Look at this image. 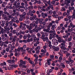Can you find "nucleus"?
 <instances>
[{"instance_id":"5701e85b","label":"nucleus","mask_w":75,"mask_h":75,"mask_svg":"<svg viewBox=\"0 0 75 75\" xmlns=\"http://www.w3.org/2000/svg\"><path fill=\"white\" fill-rule=\"evenodd\" d=\"M56 26V25H52L51 28V29L52 30H55V28H56V27H55Z\"/></svg>"},{"instance_id":"aec40b11","label":"nucleus","mask_w":75,"mask_h":75,"mask_svg":"<svg viewBox=\"0 0 75 75\" xmlns=\"http://www.w3.org/2000/svg\"><path fill=\"white\" fill-rule=\"evenodd\" d=\"M47 47H48L47 46L45 45L43 46V48L44 49V52H47V50H46V48H47Z\"/></svg>"},{"instance_id":"13d9d810","label":"nucleus","mask_w":75,"mask_h":75,"mask_svg":"<svg viewBox=\"0 0 75 75\" xmlns=\"http://www.w3.org/2000/svg\"><path fill=\"white\" fill-rule=\"evenodd\" d=\"M52 71H53V70L52 69H50L49 71V72L47 74H50V72H52Z\"/></svg>"},{"instance_id":"39448f33","label":"nucleus","mask_w":75,"mask_h":75,"mask_svg":"<svg viewBox=\"0 0 75 75\" xmlns=\"http://www.w3.org/2000/svg\"><path fill=\"white\" fill-rule=\"evenodd\" d=\"M58 41L60 43L61 42H63L62 43L64 44H65L66 43L65 41H64L63 39H61V37H59L58 38Z\"/></svg>"},{"instance_id":"9d476101","label":"nucleus","mask_w":75,"mask_h":75,"mask_svg":"<svg viewBox=\"0 0 75 75\" xmlns=\"http://www.w3.org/2000/svg\"><path fill=\"white\" fill-rule=\"evenodd\" d=\"M70 11H69V10H67V12H64L63 14V15L64 16H69L70 15Z\"/></svg>"},{"instance_id":"a18cd8bd","label":"nucleus","mask_w":75,"mask_h":75,"mask_svg":"<svg viewBox=\"0 0 75 75\" xmlns=\"http://www.w3.org/2000/svg\"><path fill=\"white\" fill-rule=\"evenodd\" d=\"M41 20V19L37 18L35 19V20L39 22Z\"/></svg>"},{"instance_id":"79ce46f5","label":"nucleus","mask_w":75,"mask_h":75,"mask_svg":"<svg viewBox=\"0 0 75 75\" xmlns=\"http://www.w3.org/2000/svg\"><path fill=\"white\" fill-rule=\"evenodd\" d=\"M50 8H51L52 10H54V7H53V5H51L50 6Z\"/></svg>"},{"instance_id":"774afa93","label":"nucleus","mask_w":75,"mask_h":75,"mask_svg":"<svg viewBox=\"0 0 75 75\" xmlns=\"http://www.w3.org/2000/svg\"><path fill=\"white\" fill-rule=\"evenodd\" d=\"M69 60L70 61V62H71V63H73V62H74V60H71V59H69Z\"/></svg>"},{"instance_id":"72a5a7b5","label":"nucleus","mask_w":75,"mask_h":75,"mask_svg":"<svg viewBox=\"0 0 75 75\" xmlns=\"http://www.w3.org/2000/svg\"><path fill=\"white\" fill-rule=\"evenodd\" d=\"M2 41H5L6 40H7V39L6 37H2V38H1Z\"/></svg>"},{"instance_id":"37998d69","label":"nucleus","mask_w":75,"mask_h":75,"mask_svg":"<svg viewBox=\"0 0 75 75\" xmlns=\"http://www.w3.org/2000/svg\"><path fill=\"white\" fill-rule=\"evenodd\" d=\"M21 17L22 18H25V16L23 15H21Z\"/></svg>"},{"instance_id":"4c0bfd02","label":"nucleus","mask_w":75,"mask_h":75,"mask_svg":"<svg viewBox=\"0 0 75 75\" xmlns=\"http://www.w3.org/2000/svg\"><path fill=\"white\" fill-rule=\"evenodd\" d=\"M29 63L31 65H33L34 64V62L31 60H30L29 62Z\"/></svg>"},{"instance_id":"b1692460","label":"nucleus","mask_w":75,"mask_h":75,"mask_svg":"<svg viewBox=\"0 0 75 75\" xmlns=\"http://www.w3.org/2000/svg\"><path fill=\"white\" fill-rule=\"evenodd\" d=\"M53 13V12H52V10L50 11L47 12V14H49V15H51V14H52Z\"/></svg>"},{"instance_id":"603ef678","label":"nucleus","mask_w":75,"mask_h":75,"mask_svg":"<svg viewBox=\"0 0 75 75\" xmlns=\"http://www.w3.org/2000/svg\"><path fill=\"white\" fill-rule=\"evenodd\" d=\"M54 17V18H58V16L57 15H55Z\"/></svg>"},{"instance_id":"f704fd0d","label":"nucleus","mask_w":75,"mask_h":75,"mask_svg":"<svg viewBox=\"0 0 75 75\" xmlns=\"http://www.w3.org/2000/svg\"><path fill=\"white\" fill-rule=\"evenodd\" d=\"M8 20H10V18H12V15H9L8 16Z\"/></svg>"},{"instance_id":"f3484780","label":"nucleus","mask_w":75,"mask_h":75,"mask_svg":"<svg viewBox=\"0 0 75 75\" xmlns=\"http://www.w3.org/2000/svg\"><path fill=\"white\" fill-rule=\"evenodd\" d=\"M10 32H11V33H12V34H16L17 32V31L16 30H10Z\"/></svg>"},{"instance_id":"c9c22d12","label":"nucleus","mask_w":75,"mask_h":75,"mask_svg":"<svg viewBox=\"0 0 75 75\" xmlns=\"http://www.w3.org/2000/svg\"><path fill=\"white\" fill-rule=\"evenodd\" d=\"M18 49L21 50V51H23V47H21L20 46H19L18 47Z\"/></svg>"},{"instance_id":"0eeeda50","label":"nucleus","mask_w":75,"mask_h":75,"mask_svg":"<svg viewBox=\"0 0 75 75\" xmlns=\"http://www.w3.org/2000/svg\"><path fill=\"white\" fill-rule=\"evenodd\" d=\"M8 23L9 24V25H10V26H13H13H14V27H15V28H16V27H17V25H16V23H13V22H12V21H10L9 22H8Z\"/></svg>"},{"instance_id":"e433bc0d","label":"nucleus","mask_w":75,"mask_h":75,"mask_svg":"<svg viewBox=\"0 0 75 75\" xmlns=\"http://www.w3.org/2000/svg\"><path fill=\"white\" fill-rule=\"evenodd\" d=\"M6 8H9V9H12V6H6Z\"/></svg>"},{"instance_id":"423d86ee","label":"nucleus","mask_w":75,"mask_h":75,"mask_svg":"<svg viewBox=\"0 0 75 75\" xmlns=\"http://www.w3.org/2000/svg\"><path fill=\"white\" fill-rule=\"evenodd\" d=\"M40 38L41 39H42L43 41H46V42H49V43L51 42V41H50V40L48 39V38L47 37H45V38H42L41 37Z\"/></svg>"},{"instance_id":"1a4fd4ad","label":"nucleus","mask_w":75,"mask_h":75,"mask_svg":"<svg viewBox=\"0 0 75 75\" xmlns=\"http://www.w3.org/2000/svg\"><path fill=\"white\" fill-rule=\"evenodd\" d=\"M35 25V23H31L30 24V28H29V30H31L33 28H34Z\"/></svg>"},{"instance_id":"c03bdc74","label":"nucleus","mask_w":75,"mask_h":75,"mask_svg":"<svg viewBox=\"0 0 75 75\" xmlns=\"http://www.w3.org/2000/svg\"><path fill=\"white\" fill-rule=\"evenodd\" d=\"M37 35L38 36V38H40V36H41V34L39 33H38L37 34Z\"/></svg>"},{"instance_id":"f257e3e1","label":"nucleus","mask_w":75,"mask_h":75,"mask_svg":"<svg viewBox=\"0 0 75 75\" xmlns=\"http://www.w3.org/2000/svg\"><path fill=\"white\" fill-rule=\"evenodd\" d=\"M12 36H13V33L11 32V33L9 34V36L10 37L9 38V40L10 41H12L11 42H16V40L17 36L15 35L13 37Z\"/></svg>"},{"instance_id":"9b49d317","label":"nucleus","mask_w":75,"mask_h":75,"mask_svg":"<svg viewBox=\"0 0 75 75\" xmlns=\"http://www.w3.org/2000/svg\"><path fill=\"white\" fill-rule=\"evenodd\" d=\"M41 16L43 17V18H45V17H47L48 16V14L46 13H41Z\"/></svg>"},{"instance_id":"58836bf2","label":"nucleus","mask_w":75,"mask_h":75,"mask_svg":"<svg viewBox=\"0 0 75 75\" xmlns=\"http://www.w3.org/2000/svg\"><path fill=\"white\" fill-rule=\"evenodd\" d=\"M31 38H34L35 37V34H32L31 35Z\"/></svg>"},{"instance_id":"7ed1b4c3","label":"nucleus","mask_w":75,"mask_h":75,"mask_svg":"<svg viewBox=\"0 0 75 75\" xmlns=\"http://www.w3.org/2000/svg\"><path fill=\"white\" fill-rule=\"evenodd\" d=\"M52 44L53 45H57V44H58V40H57L55 39H53L52 40Z\"/></svg>"},{"instance_id":"052dcab7","label":"nucleus","mask_w":75,"mask_h":75,"mask_svg":"<svg viewBox=\"0 0 75 75\" xmlns=\"http://www.w3.org/2000/svg\"><path fill=\"white\" fill-rule=\"evenodd\" d=\"M4 20H5L6 21L7 20V21H8V18H7V17L5 16L4 17Z\"/></svg>"},{"instance_id":"4d7b16f0","label":"nucleus","mask_w":75,"mask_h":75,"mask_svg":"<svg viewBox=\"0 0 75 75\" xmlns=\"http://www.w3.org/2000/svg\"><path fill=\"white\" fill-rule=\"evenodd\" d=\"M30 20L31 21H33V20H34V19L33 18V17H30Z\"/></svg>"},{"instance_id":"5fc2aeb1","label":"nucleus","mask_w":75,"mask_h":75,"mask_svg":"<svg viewBox=\"0 0 75 75\" xmlns=\"http://www.w3.org/2000/svg\"><path fill=\"white\" fill-rule=\"evenodd\" d=\"M16 35L17 36H19V35H20V33H18V32H16Z\"/></svg>"},{"instance_id":"ddd939ff","label":"nucleus","mask_w":75,"mask_h":75,"mask_svg":"<svg viewBox=\"0 0 75 75\" xmlns=\"http://www.w3.org/2000/svg\"><path fill=\"white\" fill-rule=\"evenodd\" d=\"M9 48L11 47V50H13L14 48H15V46H13L12 47V45L11 44H9L8 45Z\"/></svg>"},{"instance_id":"2f4dec72","label":"nucleus","mask_w":75,"mask_h":75,"mask_svg":"<svg viewBox=\"0 0 75 75\" xmlns=\"http://www.w3.org/2000/svg\"><path fill=\"white\" fill-rule=\"evenodd\" d=\"M4 29L3 28H2L1 29V31L0 32V35L1 34H3L4 33Z\"/></svg>"},{"instance_id":"0e129e2a","label":"nucleus","mask_w":75,"mask_h":75,"mask_svg":"<svg viewBox=\"0 0 75 75\" xmlns=\"http://www.w3.org/2000/svg\"><path fill=\"white\" fill-rule=\"evenodd\" d=\"M40 52V50H36V54H38Z\"/></svg>"},{"instance_id":"a19ab883","label":"nucleus","mask_w":75,"mask_h":75,"mask_svg":"<svg viewBox=\"0 0 75 75\" xmlns=\"http://www.w3.org/2000/svg\"><path fill=\"white\" fill-rule=\"evenodd\" d=\"M49 45V47H50V48H51L52 47V45H51V42H50L48 43Z\"/></svg>"},{"instance_id":"c756f323","label":"nucleus","mask_w":75,"mask_h":75,"mask_svg":"<svg viewBox=\"0 0 75 75\" xmlns=\"http://www.w3.org/2000/svg\"><path fill=\"white\" fill-rule=\"evenodd\" d=\"M72 36H70V38L68 39V41H71L72 40Z\"/></svg>"},{"instance_id":"6e6d98bb","label":"nucleus","mask_w":75,"mask_h":75,"mask_svg":"<svg viewBox=\"0 0 75 75\" xmlns=\"http://www.w3.org/2000/svg\"><path fill=\"white\" fill-rule=\"evenodd\" d=\"M35 28H34L33 29V30H35V29H37V28H38V25H35Z\"/></svg>"},{"instance_id":"f8f14e48","label":"nucleus","mask_w":75,"mask_h":75,"mask_svg":"<svg viewBox=\"0 0 75 75\" xmlns=\"http://www.w3.org/2000/svg\"><path fill=\"white\" fill-rule=\"evenodd\" d=\"M66 18H69V21L68 22H67V24H69V23H70V22H71V15L70 16H66Z\"/></svg>"},{"instance_id":"bf43d9fd","label":"nucleus","mask_w":75,"mask_h":75,"mask_svg":"<svg viewBox=\"0 0 75 75\" xmlns=\"http://www.w3.org/2000/svg\"><path fill=\"white\" fill-rule=\"evenodd\" d=\"M17 1H15V3L13 4V6H16L17 5Z\"/></svg>"},{"instance_id":"393cba45","label":"nucleus","mask_w":75,"mask_h":75,"mask_svg":"<svg viewBox=\"0 0 75 75\" xmlns=\"http://www.w3.org/2000/svg\"><path fill=\"white\" fill-rule=\"evenodd\" d=\"M21 4V8H24V5L25 4H24V3H22Z\"/></svg>"},{"instance_id":"ea45409f","label":"nucleus","mask_w":75,"mask_h":75,"mask_svg":"<svg viewBox=\"0 0 75 75\" xmlns=\"http://www.w3.org/2000/svg\"><path fill=\"white\" fill-rule=\"evenodd\" d=\"M33 32H35V31L36 33H38V29H33Z\"/></svg>"},{"instance_id":"2eb2a0df","label":"nucleus","mask_w":75,"mask_h":75,"mask_svg":"<svg viewBox=\"0 0 75 75\" xmlns=\"http://www.w3.org/2000/svg\"><path fill=\"white\" fill-rule=\"evenodd\" d=\"M8 68V70H11L13 68V65H9L7 67Z\"/></svg>"},{"instance_id":"7c9ffc66","label":"nucleus","mask_w":75,"mask_h":75,"mask_svg":"<svg viewBox=\"0 0 75 75\" xmlns=\"http://www.w3.org/2000/svg\"><path fill=\"white\" fill-rule=\"evenodd\" d=\"M65 8L64 7H62L61 8V11H65Z\"/></svg>"},{"instance_id":"09e8293b","label":"nucleus","mask_w":75,"mask_h":75,"mask_svg":"<svg viewBox=\"0 0 75 75\" xmlns=\"http://www.w3.org/2000/svg\"><path fill=\"white\" fill-rule=\"evenodd\" d=\"M32 18H33L34 19V20H35V19H36L37 18V16H36V15H34L32 17Z\"/></svg>"},{"instance_id":"dca6fc26","label":"nucleus","mask_w":75,"mask_h":75,"mask_svg":"<svg viewBox=\"0 0 75 75\" xmlns=\"http://www.w3.org/2000/svg\"><path fill=\"white\" fill-rule=\"evenodd\" d=\"M42 28H44V25H42L41 27H38L37 28V29L38 31H40L41 29H42Z\"/></svg>"},{"instance_id":"20e7f679","label":"nucleus","mask_w":75,"mask_h":75,"mask_svg":"<svg viewBox=\"0 0 75 75\" xmlns=\"http://www.w3.org/2000/svg\"><path fill=\"white\" fill-rule=\"evenodd\" d=\"M55 35H56V33L55 32L52 34H50L49 35V39L50 40H52V38H55Z\"/></svg>"},{"instance_id":"c85d7f7f","label":"nucleus","mask_w":75,"mask_h":75,"mask_svg":"<svg viewBox=\"0 0 75 75\" xmlns=\"http://www.w3.org/2000/svg\"><path fill=\"white\" fill-rule=\"evenodd\" d=\"M33 39L32 38H31L30 39V38H28V42H30V41H33Z\"/></svg>"},{"instance_id":"4468645a","label":"nucleus","mask_w":75,"mask_h":75,"mask_svg":"<svg viewBox=\"0 0 75 75\" xmlns=\"http://www.w3.org/2000/svg\"><path fill=\"white\" fill-rule=\"evenodd\" d=\"M10 29L9 28H7L6 29L4 30L5 31H6V33L7 34H8L9 33H10Z\"/></svg>"},{"instance_id":"864d4df0","label":"nucleus","mask_w":75,"mask_h":75,"mask_svg":"<svg viewBox=\"0 0 75 75\" xmlns=\"http://www.w3.org/2000/svg\"><path fill=\"white\" fill-rule=\"evenodd\" d=\"M27 37H28V38H30L31 36V35H30L29 34H28V35H27Z\"/></svg>"},{"instance_id":"69168bd1","label":"nucleus","mask_w":75,"mask_h":75,"mask_svg":"<svg viewBox=\"0 0 75 75\" xmlns=\"http://www.w3.org/2000/svg\"><path fill=\"white\" fill-rule=\"evenodd\" d=\"M7 61L9 64H11V60H8Z\"/></svg>"},{"instance_id":"8fccbe9b","label":"nucleus","mask_w":75,"mask_h":75,"mask_svg":"<svg viewBox=\"0 0 75 75\" xmlns=\"http://www.w3.org/2000/svg\"><path fill=\"white\" fill-rule=\"evenodd\" d=\"M8 24H9V23H8V21H6V23L5 24L6 26H8Z\"/></svg>"},{"instance_id":"473e14b6","label":"nucleus","mask_w":75,"mask_h":75,"mask_svg":"<svg viewBox=\"0 0 75 75\" xmlns=\"http://www.w3.org/2000/svg\"><path fill=\"white\" fill-rule=\"evenodd\" d=\"M55 32V30H50L49 31V33H50V34L51 33L52 34V33H54Z\"/></svg>"},{"instance_id":"6e6552de","label":"nucleus","mask_w":75,"mask_h":75,"mask_svg":"<svg viewBox=\"0 0 75 75\" xmlns=\"http://www.w3.org/2000/svg\"><path fill=\"white\" fill-rule=\"evenodd\" d=\"M50 27H51V26H48L47 27V29L44 28L43 30V31L49 33L50 32Z\"/></svg>"},{"instance_id":"cd10ccee","label":"nucleus","mask_w":75,"mask_h":75,"mask_svg":"<svg viewBox=\"0 0 75 75\" xmlns=\"http://www.w3.org/2000/svg\"><path fill=\"white\" fill-rule=\"evenodd\" d=\"M4 14H6L7 16H9L10 13L7 12V11H5L4 12Z\"/></svg>"},{"instance_id":"a878e982","label":"nucleus","mask_w":75,"mask_h":75,"mask_svg":"<svg viewBox=\"0 0 75 75\" xmlns=\"http://www.w3.org/2000/svg\"><path fill=\"white\" fill-rule=\"evenodd\" d=\"M72 18V20H73V19H75V14L74 13H73V15L71 16Z\"/></svg>"},{"instance_id":"4be33fe9","label":"nucleus","mask_w":75,"mask_h":75,"mask_svg":"<svg viewBox=\"0 0 75 75\" xmlns=\"http://www.w3.org/2000/svg\"><path fill=\"white\" fill-rule=\"evenodd\" d=\"M61 45L62 46L61 47V49H64V47H65V45L63 43H61Z\"/></svg>"},{"instance_id":"bb28decb","label":"nucleus","mask_w":75,"mask_h":75,"mask_svg":"<svg viewBox=\"0 0 75 75\" xmlns=\"http://www.w3.org/2000/svg\"><path fill=\"white\" fill-rule=\"evenodd\" d=\"M59 48L57 47H56L54 50V51H59Z\"/></svg>"},{"instance_id":"412c9836","label":"nucleus","mask_w":75,"mask_h":75,"mask_svg":"<svg viewBox=\"0 0 75 75\" xmlns=\"http://www.w3.org/2000/svg\"><path fill=\"white\" fill-rule=\"evenodd\" d=\"M62 57H60L59 58V59L58 60V61L59 62H61L62 61Z\"/></svg>"},{"instance_id":"e2e57ef3","label":"nucleus","mask_w":75,"mask_h":75,"mask_svg":"<svg viewBox=\"0 0 75 75\" xmlns=\"http://www.w3.org/2000/svg\"><path fill=\"white\" fill-rule=\"evenodd\" d=\"M43 1L44 3V4H46V3H47V1L46 0H43Z\"/></svg>"},{"instance_id":"338daca9","label":"nucleus","mask_w":75,"mask_h":75,"mask_svg":"<svg viewBox=\"0 0 75 75\" xmlns=\"http://www.w3.org/2000/svg\"><path fill=\"white\" fill-rule=\"evenodd\" d=\"M47 3L48 4H49V5H51V4L50 3V1H47Z\"/></svg>"},{"instance_id":"de8ad7c7","label":"nucleus","mask_w":75,"mask_h":75,"mask_svg":"<svg viewBox=\"0 0 75 75\" xmlns=\"http://www.w3.org/2000/svg\"><path fill=\"white\" fill-rule=\"evenodd\" d=\"M72 10L71 9V7H69V11L70 12H72Z\"/></svg>"},{"instance_id":"f03ea898","label":"nucleus","mask_w":75,"mask_h":75,"mask_svg":"<svg viewBox=\"0 0 75 75\" xmlns=\"http://www.w3.org/2000/svg\"><path fill=\"white\" fill-rule=\"evenodd\" d=\"M20 64L19 65L20 67H22V68H27V66L25 65L26 64V62L25 61L20 60Z\"/></svg>"},{"instance_id":"49530a36","label":"nucleus","mask_w":75,"mask_h":75,"mask_svg":"<svg viewBox=\"0 0 75 75\" xmlns=\"http://www.w3.org/2000/svg\"><path fill=\"white\" fill-rule=\"evenodd\" d=\"M22 30L23 31L25 30H26V28L25 27V26H23L22 27Z\"/></svg>"},{"instance_id":"3c124183","label":"nucleus","mask_w":75,"mask_h":75,"mask_svg":"<svg viewBox=\"0 0 75 75\" xmlns=\"http://www.w3.org/2000/svg\"><path fill=\"white\" fill-rule=\"evenodd\" d=\"M50 57L52 59H53L54 58V55H50Z\"/></svg>"},{"instance_id":"6ab92c4d","label":"nucleus","mask_w":75,"mask_h":75,"mask_svg":"<svg viewBox=\"0 0 75 75\" xmlns=\"http://www.w3.org/2000/svg\"><path fill=\"white\" fill-rule=\"evenodd\" d=\"M28 10H31L33 9V6H30L28 7Z\"/></svg>"},{"instance_id":"680f3d73","label":"nucleus","mask_w":75,"mask_h":75,"mask_svg":"<svg viewBox=\"0 0 75 75\" xmlns=\"http://www.w3.org/2000/svg\"><path fill=\"white\" fill-rule=\"evenodd\" d=\"M37 4H41V1L39 0L37 1Z\"/></svg>"},{"instance_id":"a211bd4d","label":"nucleus","mask_w":75,"mask_h":75,"mask_svg":"<svg viewBox=\"0 0 75 75\" xmlns=\"http://www.w3.org/2000/svg\"><path fill=\"white\" fill-rule=\"evenodd\" d=\"M65 33L67 34L66 35L67 36V38H68V36H69V35H71V33H68V31H66Z\"/></svg>"}]
</instances>
